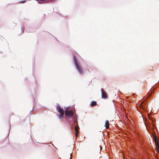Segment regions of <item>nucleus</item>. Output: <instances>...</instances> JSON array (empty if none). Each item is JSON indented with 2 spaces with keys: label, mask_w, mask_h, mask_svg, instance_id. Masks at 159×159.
Listing matches in <instances>:
<instances>
[{
  "label": "nucleus",
  "mask_w": 159,
  "mask_h": 159,
  "mask_svg": "<svg viewBox=\"0 0 159 159\" xmlns=\"http://www.w3.org/2000/svg\"><path fill=\"white\" fill-rule=\"evenodd\" d=\"M66 119L68 120L71 118H74V111L72 110H69V108L67 107L65 111Z\"/></svg>",
  "instance_id": "obj_1"
},
{
  "label": "nucleus",
  "mask_w": 159,
  "mask_h": 159,
  "mask_svg": "<svg viewBox=\"0 0 159 159\" xmlns=\"http://www.w3.org/2000/svg\"><path fill=\"white\" fill-rule=\"evenodd\" d=\"M57 109L59 112L60 114L59 115V117L61 119H63L64 118L63 115L64 114V111L63 109L61 108L59 105H58L57 107Z\"/></svg>",
  "instance_id": "obj_2"
},
{
  "label": "nucleus",
  "mask_w": 159,
  "mask_h": 159,
  "mask_svg": "<svg viewBox=\"0 0 159 159\" xmlns=\"http://www.w3.org/2000/svg\"><path fill=\"white\" fill-rule=\"evenodd\" d=\"M75 63L76 68L78 71L81 74L83 73L84 70L80 65L78 64L76 60H75Z\"/></svg>",
  "instance_id": "obj_3"
},
{
  "label": "nucleus",
  "mask_w": 159,
  "mask_h": 159,
  "mask_svg": "<svg viewBox=\"0 0 159 159\" xmlns=\"http://www.w3.org/2000/svg\"><path fill=\"white\" fill-rule=\"evenodd\" d=\"M101 93L102 98L106 99L108 98V96L107 94L104 90H102Z\"/></svg>",
  "instance_id": "obj_4"
},
{
  "label": "nucleus",
  "mask_w": 159,
  "mask_h": 159,
  "mask_svg": "<svg viewBox=\"0 0 159 159\" xmlns=\"http://www.w3.org/2000/svg\"><path fill=\"white\" fill-rule=\"evenodd\" d=\"M155 145L156 146V150L159 153V141L158 140L154 141Z\"/></svg>",
  "instance_id": "obj_5"
},
{
  "label": "nucleus",
  "mask_w": 159,
  "mask_h": 159,
  "mask_svg": "<svg viewBox=\"0 0 159 159\" xmlns=\"http://www.w3.org/2000/svg\"><path fill=\"white\" fill-rule=\"evenodd\" d=\"M75 135L76 137L79 134V127L77 126H75Z\"/></svg>",
  "instance_id": "obj_6"
},
{
  "label": "nucleus",
  "mask_w": 159,
  "mask_h": 159,
  "mask_svg": "<svg viewBox=\"0 0 159 159\" xmlns=\"http://www.w3.org/2000/svg\"><path fill=\"white\" fill-rule=\"evenodd\" d=\"M40 4L47 3L46 0H36Z\"/></svg>",
  "instance_id": "obj_7"
},
{
  "label": "nucleus",
  "mask_w": 159,
  "mask_h": 159,
  "mask_svg": "<svg viewBox=\"0 0 159 159\" xmlns=\"http://www.w3.org/2000/svg\"><path fill=\"white\" fill-rule=\"evenodd\" d=\"M105 126L106 129L109 128V121L108 120L106 121Z\"/></svg>",
  "instance_id": "obj_8"
},
{
  "label": "nucleus",
  "mask_w": 159,
  "mask_h": 159,
  "mask_svg": "<svg viewBox=\"0 0 159 159\" xmlns=\"http://www.w3.org/2000/svg\"><path fill=\"white\" fill-rule=\"evenodd\" d=\"M90 104L91 107H93L96 106L97 103L96 101H92L90 103Z\"/></svg>",
  "instance_id": "obj_9"
},
{
  "label": "nucleus",
  "mask_w": 159,
  "mask_h": 159,
  "mask_svg": "<svg viewBox=\"0 0 159 159\" xmlns=\"http://www.w3.org/2000/svg\"><path fill=\"white\" fill-rule=\"evenodd\" d=\"M153 71V67L152 66L149 67L148 69V72L149 73V71Z\"/></svg>",
  "instance_id": "obj_10"
},
{
  "label": "nucleus",
  "mask_w": 159,
  "mask_h": 159,
  "mask_svg": "<svg viewBox=\"0 0 159 159\" xmlns=\"http://www.w3.org/2000/svg\"><path fill=\"white\" fill-rule=\"evenodd\" d=\"M153 136L154 141L158 140V139H157V136L156 135H155V134H153Z\"/></svg>",
  "instance_id": "obj_11"
},
{
  "label": "nucleus",
  "mask_w": 159,
  "mask_h": 159,
  "mask_svg": "<svg viewBox=\"0 0 159 159\" xmlns=\"http://www.w3.org/2000/svg\"><path fill=\"white\" fill-rule=\"evenodd\" d=\"M26 2V1L25 0H23L21 1L20 2V3H24Z\"/></svg>",
  "instance_id": "obj_12"
},
{
  "label": "nucleus",
  "mask_w": 159,
  "mask_h": 159,
  "mask_svg": "<svg viewBox=\"0 0 159 159\" xmlns=\"http://www.w3.org/2000/svg\"><path fill=\"white\" fill-rule=\"evenodd\" d=\"M46 0L47 3L49 1L51 2L52 1V0Z\"/></svg>",
  "instance_id": "obj_13"
},
{
  "label": "nucleus",
  "mask_w": 159,
  "mask_h": 159,
  "mask_svg": "<svg viewBox=\"0 0 159 159\" xmlns=\"http://www.w3.org/2000/svg\"><path fill=\"white\" fill-rule=\"evenodd\" d=\"M99 147H100V150H102V146L101 145H100Z\"/></svg>",
  "instance_id": "obj_14"
},
{
  "label": "nucleus",
  "mask_w": 159,
  "mask_h": 159,
  "mask_svg": "<svg viewBox=\"0 0 159 159\" xmlns=\"http://www.w3.org/2000/svg\"><path fill=\"white\" fill-rule=\"evenodd\" d=\"M149 96L150 97H151V94H149Z\"/></svg>",
  "instance_id": "obj_15"
}]
</instances>
